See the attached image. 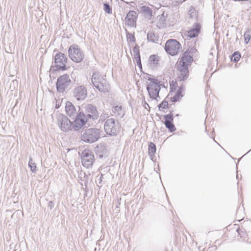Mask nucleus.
Here are the masks:
<instances>
[{"label": "nucleus", "mask_w": 251, "mask_h": 251, "mask_svg": "<svg viewBox=\"0 0 251 251\" xmlns=\"http://www.w3.org/2000/svg\"><path fill=\"white\" fill-rule=\"evenodd\" d=\"M159 57L155 55H151L149 58V62L150 67L151 69H154L157 66L159 62Z\"/></svg>", "instance_id": "obj_21"}, {"label": "nucleus", "mask_w": 251, "mask_h": 251, "mask_svg": "<svg viewBox=\"0 0 251 251\" xmlns=\"http://www.w3.org/2000/svg\"><path fill=\"white\" fill-rule=\"evenodd\" d=\"M28 166L33 173H35L36 171V165L35 163L33 162V159L31 158H29Z\"/></svg>", "instance_id": "obj_27"}, {"label": "nucleus", "mask_w": 251, "mask_h": 251, "mask_svg": "<svg viewBox=\"0 0 251 251\" xmlns=\"http://www.w3.org/2000/svg\"><path fill=\"white\" fill-rule=\"evenodd\" d=\"M182 88L179 87L178 89L176 92L174 96L170 98L172 102H176L183 97L182 95Z\"/></svg>", "instance_id": "obj_22"}, {"label": "nucleus", "mask_w": 251, "mask_h": 251, "mask_svg": "<svg viewBox=\"0 0 251 251\" xmlns=\"http://www.w3.org/2000/svg\"><path fill=\"white\" fill-rule=\"evenodd\" d=\"M147 39L152 42H156L158 41V36L155 35L152 31H149L147 34Z\"/></svg>", "instance_id": "obj_24"}, {"label": "nucleus", "mask_w": 251, "mask_h": 251, "mask_svg": "<svg viewBox=\"0 0 251 251\" xmlns=\"http://www.w3.org/2000/svg\"><path fill=\"white\" fill-rule=\"evenodd\" d=\"M168 107V101L164 100L159 105V109L161 110V109H165Z\"/></svg>", "instance_id": "obj_29"}, {"label": "nucleus", "mask_w": 251, "mask_h": 251, "mask_svg": "<svg viewBox=\"0 0 251 251\" xmlns=\"http://www.w3.org/2000/svg\"><path fill=\"white\" fill-rule=\"evenodd\" d=\"M181 48L179 43L175 39H170L167 41L165 46V51L171 55L177 54Z\"/></svg>", "instance_id": "obj_11"}, {"label": "nucleus", "mask_w": 251, "mask_h": 251, "mask_svg": "<svg viewBox=\"0 0 251 251\" xmlns=\"http://www.w3.org/2000/svg\"><path fill=\"white\" fill-rule=\"evenodd\" d=\"M112 115L116 117H123L125 115V111L121 105L113 106L111 109Z\"/></svg>", "instance_id": "obj_18"}, {"label": "nucleus", "mask_w": 251, "mask_h": 251, "mask_svg": "<svg viewBox=\"0 0 251 251\" xmlns=\"http://www.w3.org/2000/svg\"><path fill=\"white\" fill-rule=\"evenodd\" d=\"M56 120L60 129L64 132H67L74 129L77 130L81 128H77L74 126V121L72 122L65 115L61 113H56Z\"/></svg>", "instance_id": "obj_5"}, {"label": "nucleus", "mask_w": 251, "mask_h": 251, "mask_svg": "<svg viewBox=\"0 0 251 251\" xmlns=\"http://www.w3.org/2000/svg\"><path fill=\"white\" fill-rule=\"evenodd\" d=\"M67 61V58L64 53L61 52L57 53L54 57L51 69L53 71L65 70Z\"/></svg>", "instance_id": "obj_9"}, {"label": "nucleus", "mask_w": 251, "mask_h": 251, "mask_svg": "<svg viewBox=\"0 0 251 251\" xmlns=\"http://www.w3.org/2000/svg\"><path fill=\"white\" fill-rule=\"evenodd\" d=\"M127 39L131 42H134L135 41V37L133 34L130 33H126Z\"/></svg>", "instance_id": "obj_30"}, {"label": "nucleus", "mask_w": 251, "mask_h": 251, "mask_svg": "<svg viewBox=\"0 0 251 251\" xmlns=\"http://www.w3.org/2000/svg\"><path fill=\"white\" fill-rule=\"evenodd\" d=\"M69 56L74 62L79 63L81 62L84 57V54L83 51L75 44L71 45L68 50Z\"/></svg>", "instance_id": "obj_10"}, {"label": "nucleus", "mask_w": 251, "mask_h": 251, "mask_svg": "<svg viewBox=\"0 0 251 251\" xmlns=\"http://www.w3.org/2000/svg\"><path fill=\"white\" fill-rule=\"evenodd\" d=\"M84 111H81L84 116V126L87 123L97 120L99 117V113L96 107L91 104H86L83 106Z\"/></svg>", "instance_id": "obj_7"}, {"label": "nucleus", "mask_w": 251, "mask_h": 251, "mask_svg": "<svg viewBox=\"0 0 251 251\" xmlns=\"http://www.w3.org/2000/svg\"><path fill=\"white\" fill-rule=\"evenodd\" d=\"M108 117V114H102L100 116V118L101 120L104 121L105 120L106 118H107Z\"/></svg>", "instance_id": "obj_33"}, {"label": "nucleus", "mask_w": 251, "mask_h": 251, "mask_svg": "<svg viewBox=\"0 0 251 251\" xmlns=\"http://www.w3.org/2000/svg\"><path fill=\"white\" fill-rule=\"evenodd\" d=\"M77 108L78 110L70 101L66 103V112L71 118L74 120V126L77 128H81L84 126V116L80 111L79 106Z\"/></svg>", "instance_id": "obj_2"}, {"label": "nucleus", "mask_w": 251, "mask_h": 251, "mask_svg": "<svg viewBox=\"0 0 251 251\" xmlns=\"http://www.w3.org/2000/svg\"><path fill=\"white\" fill-rule=\"evenodd\" d=\"M198 51L196 48H189L183 54L177 63V68L179 71V77L180 80H184L188 77V66L193 61V56L197 55Z\"/></svg>", "instance_id": "obj_1"}, {"label": "nucleus", "mask_w": 251, "mask_h": 251, "mask_svg": "<svg viewBox=\"0 0 251 251\" xmlns=\"http://www.w3.org/2000/svg\"><path fill=\"white\" fill-rule=\"evenodd\" d=\"M251 37V30L248 28L246 29L244 35V40L246 44H248L249 43V41L250 40Z\"/></svg>", "instance_id": "obj_25"}, {"label": "nucleus", "mask_w": 251, "mask_h": 251, "mask_svg": "<svg viewBox=\"0 0 251 251\" xmlns=\"http://www.w3.org/2000/svg\"><path fill=\"white\" fill-rule=\"evenodd\" d=\"M201 27L200 24L195 23L193 25L190 30L185 33L184 35L187 39L195 38L200 33Z\"/></svg>", "instance_id": "obj_15"}, {"label": "nucleus", "mask_w": 251, "mask_h": 251, "mask_svg": "<svg viewBox=\"0 0 251 251\" xmlns=\"http://www.w3.org/2000/svg\"><path fill=\"white\" fill-rule=\"evenodd\" d=\"M121 127V125L119 122L113 118L107 119L104 125L105 133L110 136H117L120 131Z\"/></svg>", "instance_id": "obj_6"}, {"label": "nucleus", "mask_w": 251, "mask_h": 251, "mask_svg": "<svg viewBox=\"0 0 251 251\" xmlns=\"http://www.w3.org/2000/svg\"><path fill=\"white\" fill-rule=\"evenodd\" d=\"M99 72H94L92 76V83L95 88L99 91L103 93L108 92L110 89V85L105 78Z\"/></svg>", "instance_id": "obj_3"}, {"label": "nucleus", "mask_w": 251, "mask_h": 251, "mask_svg": "<svg viewBox=\"0 0 251 251\" xmlns=\"http://www.w3.org/2000/svg\"><path fill=\"white\" fill-rule=\"evenodd\" d=\"M165 121L164 125L169 130L172 132L176 130L175 125L173 124V115L171 113L164 116Z\"/></svg>", "instance_id": "obj_17"}, {"label": "nucleus", "mask_w": 251, "mask_h": 251, "mask_svg": "<svg viewBox=\"0 0 251 251\" xmlns=\"http://www.w3.org/2000/svg\"><path fill=\"white\" fill-rule=\"evenodd\" d=\"M141 12L148 20H150L152 16V11L148 6H142L140 7Z\"/></svg>", "instance_id": "obj_20"}, {"label": "nucleus", "mask_w": 251, "mask_h": 251, "mask_svg": "<svg viewBox=\"0 0 251 251\" xmlns=\"http://www.w3.org/2000/svg\"><path fill=\"white\" fill-rule=\"evenodd\" d=\"M103 9L106 13L108 14H112V8L108 3H104L103 4Z\"/></svg>", "instance_id": "obj_28"}, {"label": "nucleus", "mask_w": 251, "mask_h": 251, "mask_svg": "<svg viewBox=\"0 0 251 251\" xmlns=\"http://www.w3.org/2000/svg\"><path fill=\"white\" fill-rule=\"evenodd\" d=\"M143 105L144 107V108L146 109H148V108L150 109V107L149 105V104L145 100L142 101Z\"/></svg>", "instance_id": "obj_32"}, {"label": "nucleus", "mask_w": 251, "mask_h": 251, "mask_svg": "<svg viewBox=\"0 0 251 251\" xmlns=\"http://www.w3.org/2000/svg\"><path fill=\"white\" fill-rule=\"evenodd\" d=\"M100 138V130L96 128L86 129L81 135V140L86 143H93Z\"/></svg>", "instance_id": "obj_8"}, {"label": "nucleus", "mask_w": 251, "mask_h": 251, "mask_svg": "<svg viewBox=\"0 0 251 251\" xmlns=\"http://www.w3.org/2000/svg\"><path fill=\"white\" fill-rule=\"evenodd\" d=\"M81 162L83 166L86 168H91L94 162V155L89 150H84L81 155Z\"/></svg>", "instance_id": "obj_13"}, {"label": "nucleus", "mask_w": 251, "mask_h": 251, "mask_svg": "<svg viewBox=\"0 0 251 251\" xmlns=\"http://www.w3.org/2000/svg\"><path fill=\"white\" fill-rule=\"evenodd\" d=\"M146 79L149 81L147 83V90L151 99L156 100L159 96V93L160 91L161 84L160 81L154 77L149 76Z\"/></svg>", "instance_id": "obj_4"}, {"label": "nucleus", "mask_w": 251, "mask_h": 251, "mask_svg": "<svg viewBox=\"0 0 251 251\" xmlns=\"http://www.w3.org/2000/svg\"><path fill=\"white\" fill-rule=\"evenodd\" d=\"M134 58L136 60L137 65L141 67L142 66L140 55L139 52V47L138 46H135L133 49Z\"/></svg>", "instance_id": "obj_19"}, {"label": "nucleus", "mask_w": 251, "mask_h": 251, "mask_svg": "<svg viewBox=\"0 0 251 251\" xmlns=\"http://www.w3.org/2000/svg\"><path fill=\"white\" fill-rule=\"evenodd\" d=\"M137 18L136 12L130 10L126 15V24L131 27H134L136 25Z\"/></svg>", "instance_id": "obj_16"}, {"label": "nucleus", "mask_w": 251, "mask_h": 251, "mask_svg": "<svg viewBox=\"0 0 251 251\" xmlns=\"http://www.w3.org/2000/svg\"><path fill=\"white\" fill-rule=\"evenodd\" d=\"M100 149H101V151H102L101 153H100L99 152V151H98V155H99V157L100 158H101L104 156H105V155L106 154V151H105L104 147H100Z\"/></svg>", "instance_id": "obj_31"}, {"label": "nucleus", "mask_w": 251, "mask_h": 251, "mask_svg": "<svg viewBox=\"0 0 251 251\" xmlns=\"http://www.w3.org/2000/svg\"><path fill=\"white\" fill-rule=\"evenodd\" d=\"M71 82V79L68 75H64L59 76L57 78L56 84L57 91L59 93H63L69 87Z\"/></svg>", "instance_id": "obj_12"}, {"label": "nucleus", "mask_w": 251, "mask_h": 251, "mask_svg": "<svg viewBox=\"0 0 251 251\" xmlns=\"http://www.w3.org/2000/svg\"><path fill=\"white\" fill-rule=\"evenodd\" d=\"M73 94L76 100H83L87 96V90L83 85L77 86L74 88Z\"/></svg>", "instance_id": "obj_14"}, {"label": "nucleus", "mask_w": 251, "mask_h": 251, "mask_svg": "<svg viewBox=\"0 0 251 251\" xmlns=\"http://www.w3.org/2000/svg\"><path fill=\"white\" fill-rule=\"evenodd\" d=\"M48 207L51 209L54 207V203L52 201H50L48 204Z\"/></svg>", "instance_id": "obj_34"}, {"label": "nucleus", "mask_w": 251, "mask_h": 251, "mask_svg": "<svg viewBox=\"0 0 251 251\" xmlns=\"http://www.w3.org/2000/svg\"><path fill=\"white\" fill-rule=\"evenodd\" d=\"M241 57V55L239 52L235 51L233 53L231 58V61H234V62H238Z\"/></svg>", "instance_id": "obj_26"}, {"label": "nucleus", "mask_w": 251, "mask_h": 251, "mask_svg": "<svg viewBox=\"0 0 251 251\" xmlns=\"http://www.w3.org/2000/svg\"><path fill=\"white\" fill-rule=\"evenodd\" d=\"M155 152L156 146L154 143L151 142L149 145L148 153L152 160H153V156Z\"/></svg>", "instance_id": "obj_23"}]
</instances>
